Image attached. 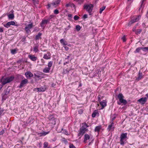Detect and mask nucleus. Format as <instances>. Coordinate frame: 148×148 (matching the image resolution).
I'll list each match as a JSON object with an SVG mask.
<instances>
[{"label": "nucleus", "instance_id": "f257e3e1", "mask_svg": "<svg viewBox=\"0 0 148 148\" xmlns=\"http://www.w3.org/2000/svg\"><path fill=\"white\" fill-rule=\"evenodd\" d=\"M14 77L12 76L10 77H9L7 78H4L3 77L1 79V82H2V83L3 85H4L7 83H9L12 81Z\"/></svg>", "mask_w": 148, "mask_h": 148}, {"label": "nucleus", "instance_id": "f03ea898", "mask_svg": "<svg viewBox=\"0 0 148 148\" xmlns=\"http://www.w3.org/2000/svg\"><path fill=\"white\" fill-rule=\"evenodd\" d=\"M127 133H122L121 134L120 136V144L122 145L123 146L125 144V141L126 140L125 139L127 138Z\"/></svg>", "mask_w": 148, "mask_h": 148}, {"label": "nucleus", "instance_id": "7ed1b4c3", "mask_svg": "<svg viewBox=\"0 0 148 148\" xmlns=\"http://www.w3.org/2000/svg\"><path fill=\"white\" fill-rule=\"evenodd\" d=\"M117 97L121 103H123L124 105H125L127 103V101L123 99L124 96L122 93H119Z\"/></svg>", "mask_w": 148, "mask_h": 148}, {"label": "nucleus", "instance_id": "20e7f679", "mask_svg": "<svg viewBox=\"0 0 148 148\" xmlns=\"http://www.w3.org/2000/svg\"><path fill=\"white\" fill-rule=\"evenodd\" d=\"M93 6L92 4H90L88 5H84V8L86 9L87 11L89 13L90 15H91V12L93 9Z\"/></svg>", "mask_w": 148, "mask_h": 148}, {"label": "nucleus", "instance_id": "39448f33", "mask_svg": "<svg viewBox=\"0 0 148 148\" xmlns=\"http://www.w3.org/2000/svg\"><path fill=\"white\" fill-rule=\"evenodd\" d=\"M141 16L140 15H139L137 17L132 20L129 23L128 25H131L134 23L138 21L140 18Z\"/></svg>", "mask_w": 148, "mask_h": 148}, {"label": "nucleus", "instance_id": "423d86ee", "mask_svg": "<svg viewBox=\"0 0 148 148\" xmlns=\"http://www.w3.org/2000/svg\"><path fill=\"white\" fill-rule=\"evenodd\" d=\"M48 23H49V19L42 20L40 24V25L44 29Z\"/></svg>", "mask_w": 148, "mask_h": 148}, {"label": "nucleus", "instance_id": "0eeeda50", "mask_svg": "<svg viewBox=\"0 0 148 148\" xmlns=\"http://www.w3.org/2000/svg\"><path fill=\"white\" fill-rule=\"evenodd\" d=\"M60 3V1H55L53 3H52L51 4H48L47 5V9H49L50 8L54 6L55 5L59 4Z\"/></svg>", "mask_w": 148, "mask_h": 148}, {"label": "nucleus", "instance_id": "6e6552de", "mask_svg": "<svg viewBox=\"0 0 148 148\" xmlns=\"http://www.w3.org/2000/svg\"><path fill=\"white\" fill-rule=\"evenodd\" d=\"M15 24V23L14 21H11L7 23L6 24L4 25V26L6 28L9 27L11 25H14Z\"/></svg>", "mask_w": 148, "mask_h": 148}, {"label": "nucleus", "instance_id": "1a4fd4ad", "mask_svg": "<svg viewBox=\"0 0 148 148\" xmlns=\"http://www.w3.org/2000/svg\"><path fill=\"white\" fill-rule=\"evenodd\" d=\"M86 130V129L83 128V127H81L80 129V132L78 134V136H83L85 133Z\"/></svg>", "mask_w": 148, "mask_h": 148}, {"label": "nucleus", "instance_id": "9d476101", "mask_svg": "<svg viewBox=\"0 0 148 148\" xmlns=\"http://www.w3.org/2000/svg\"><path fill=\"white\" fill-rule=\"evenodd\" d=\"M147 100V98L146 97L141 98L138 100V101L141 104H144L146 102Z\"/></svg>", "mask_w": 148, "mask_h": 148}, {"label": "nucleus", "instance_id": "9b49d317", "mask_svg": "<svg viewBox=\"0 0 148 148\" xmlns=\"http://www.w3.org/2000/svg\"><path fill=\"white\" fill-rule=\"evenodd\" d=\"M28 82V80L26 79H24L22 80L20 83L19 87L21 88L25 84H27Z\"/></svg>", "mask_w": 148, "mask_h": 148}, {"label": "nucleus", "instance_id": "f8f14e48", "mask_svg": "<svg viewBox=\"0 0 148 148\" xmlns=\"http://www.w3.org/2000/svg\"><path fill=\"white\" fill-rule=\"evenodd\" d=\"M110 124L109 125L108 128V130L109 131L112 130L113 131L114 130V127H113V124L114 123L113 121H111L110 122Z\"/></svg>", "mask_w": 148, "mask_h": 148}, {"label": "nucleus", "instance_id": "ddd939ff", "mask_svg": "<svg viewBox=\"0 0 148 148\" xmlns=\"http://www.w3.org/2000/svg\"><path fill=\"white\" fill-rule=\"evenodd\" d=\"M25 75L27 78H30L33 76V74L30 71H27L25 73Z\"/></svg>", "mask_w": 148, "mask_h": 148}, {"label": "nucleus", "instance_id": "4468645a", "mask_svg": "<svg viewBox=\"0 0 148 148\" xmlns=\"http://www.w3.org/2000/svg\"><path fill=\"white\" fill-rule=\"evenodd\" d=\"M84 142L85 143H87V140H89L90 138V136L87 134H85L84 136Z\"/></svg>", "mask_w": 148, "mask_h": 148}, {"label": "nucleus", "instance_id": "2eb2a0df", "mask_svg": "<svg viewBox=\"0 0 148 148\" xmlns=\"http://www.w3.org/2000/svg\"><path fill=\"white\" fill-rule=\"evenodd\" d=\"M100 103L102 106L101 109H103L106 106V101L103 100L102 101L100 102Z\"/></svg>", "mask_w": 148, "mask_h": 148}, {"label": "nucleus", "instance_id": "dca6fc26", "mask_svg": "<svg viewBox=\"0 0 148 148\" xmlns=\"http://www.w3.org/2000/svg\"><path fill=\"white\" fill-rule=\"evenodd\" d=\"M28 57L30 59L33 61H35L37 59V58L35 57L34 55H29Z\"/></svg>", "mask_w": 148, "mask_h": 148}, {"label": "nucleus", "instance_id": "f3484780", "mask_svg": "<svg viewBox=\"0 0 148 148\" xmlns=\"http://www.w3.org/2000/svg\"><path fill=\"white\" fill-rule=\"evenodd\" d=\"M39 47V45L38 44H36L35 45L33 48V51L35 53L38 52V51Z\"/></svg>", "mask_w": 148, "mask_h": 148}, {"label": "nucleus", "instance_id": "a211bd4d", "mask_svg": "<svg viewBox=\"0 0 148 148\" xmlns=\"http://www.w3.org/2000/svg\"><path fill=\"white\" fill-rule=\"evenodd\" d=\"M42 33H40V32H39L38 33V34L36 35V38H35V39L36 40H38L40 38H41V36L42 35Z\"/></svg>", "mask_w": 148, "mask_h": 148}, {"label": "nucleus", "instance_id": "6ab92c4d", "mask_svg": "<svg viewBox=\"0 0 148 148\" xmlns=\"http://www.w3.org/2000/svg\"><path fill=\"white\" fill-rule=\"evenodd\" d=\"M50 69L48 67H45L43 69V71L44 73H48L49 72Z\"/></svg>", "mask_w": 148, "mask_h": 148}, {"label": "nucleus", "instance_id": "aec40b11", "mask_svg": "<svg viewBox=\"0 0 148 148\" xmlns=\"http://www.w3.org/2000/svg\"><path fill=\"white\" fill-rule=\"evenodd\" d=\"M10 91V89L7 88L4 91V94L5 95H8Z\"/></svg>", "mask_w": 148, "mask_h": 148}, {"label": "nucleus", "instance_id": "412c9836", "mask_svg": "<svg viewBox=\"0 0 148 148\" xmlns=\"http://www.w3.org/2000/svg\"><path fill=\"white\" fill-rule=\"evenodd\" d=\"M98 114V111L97 110H95L92 114V117L93 118L95 117L97 114Z\"/></svg>", "mask_w": 148, "mask_h": 148}, {"label": "nucleus", "instance_id": "4be33fe9", "mask_svg": "<svg viewBox=\"0 0 148 148\" xmlns=\"http://www.w3.org/2000/svg\"><path fill=\"white\" fill-rule=\"evenodd\" d=\"M9 19L12 20L14 19V15L13 14H10L8 15Z\"/></svg>", "mask_w": 148, "mask_h": 148}, {"label": "nucleus", "instance_id": "5701e85b", "mask_svg": "<svg viewBox=\"0 0 148 148\" xmlns=\"http://www.w3.org/2000/svg\"><path fill=\"white\" fill-rule=\"evenodd\" d=\"M142 78V73H140V72H139V74H138V77L137 78V79L138 80H140V79L141 78Z\"/></svg>", "mask_w": 148, "mask_h": 148}, {"label": "nucleus", "instance_id": "b1692460", "mask_svg": "<svg viewBox=\"0 0 148 148\" xmlns=\"http://www.w3.org/2000/svg\"><path fill=\"white\" fill-rule=\"evenodd\" d=\"M38 92H44L45 90V88L43 87H41L40 88H38Z\"/></svg>", "mask_w": 148, "mask_h": 148}, {"label": "nucleus", "instance_id": "393cba45", "mask_svg": "<svg viewBox=\"0 0 148 148\" xmlns=\"http://www.w3.org/2000/svg\"><path fill=\"white\" fill-rule=\"evenodd\" d=\"M43 58L46 59H48L50 58V56L49 55H47V54H45L43 57Z\"/></svg>", "mask_w": 148, "mask_h": 148}, {"label": "nucleus", "instance_id": "a878e982", "mask_svg": "<svg viewBox=\"0 0 148 148\" xmlns=\"http://www.w3.org/2000/svg\"><path fill=\"white\" fill-rule=\"evenodd\" d=\"M49 144L47 142H45L44 143V148H50L49 147H48Z\"/></svg>", "mask_w": 148, "mask_h": 148}, {"label": "nucleus", "instance_id": "bb28decb", "mask_svg": "<svg viewBox=\"0 0 148 148\" xmlns=\"http://www.w3.org/2000/svg\"><path fill=\"white\" fill-rule=\"evenodd\" d=\"M33 27V23H31V24H28L25 27H27L28 28L31 29Z\"/></svg>", "mask_w": 148, "mask_h": 148}, {"label": "nucleus", "instance_id": "cd10ccee", "mask_svg": "<svg viewBox=\"0 0 148 148\" xmlns=\"http://www.w3.org/2000/svg\"><path fill=\"white\" fill-rule=\"evenodd\" d=\"M101 129V127L100 126H96L95 128V132H99V131Z\"/></svg>", "mask_w": 148, "mask_h": 148}, {"label": "nucleus", "instance_id": "c85d7f7f", "mask_svg": "<svg viewBox=\"0 0 148 148\" xmlns=\"http://www.w3.org/2000/svg\"><path fill=\"white\" fill-rule=\"evenodd\" d=\"M106 6H103L99 10V13L101 14L102 11L104 10L106 8Z\"/></svg>", "mask_w": 148, "mask_h": 148}, {"label": "nucleus", "instance_id": "c756f323", "mask_svg": "<svg viewBox=\"0 0 148 148\" xmlns=\"http://www.w3.org/2000/svg\"><path fill=\"white\" fill-rule=\"evenodd\" d=\"M142 49L141 47H139L137 48L135 51H134L135 53H139L140 50Z\"/></svg>", "mask_w": 148, "mask_h": 148}, {"label": "nucleus", "instance_id": "7c9ffc66", "mask_svg": "<svg viewBox=\"0 0 148 148\" xmlns=\"http://www.w3.org/2000/svg\"><path fill=\"white\" fill-rule=\"evenodd\" d=\"M142 31V29H137V31H135V34H140Z\"/></svg>", "mask_w": 148, "mask_h": 148}, {"label": "nucleus", "instance_id": "2f4dec72", "mask_svg": "<svg viewBox=\"0 0 148 148\" xmlns=\"http://www.w3.org/2000/svg\"><path fill=\"white\" fill-rule=\"evenodd\" d=\"M55 118L54 117V116L53 115H49V121L51 120L54 119Z\"/></svg>", "mask_w": 148, "mask_h": 148}, {"label": "nucleus", "instance_id": "473e14b6", "mask_svg": "<svg viewBox=\"0 0 148 148\" xmlns=\"http://www.w3.org/2000/svg\"><path fill=\"white\" fill-rule=\"evenodd\" d=\"M75 28L77 30L79 31L81 29V27L79 25H77L76 26Z\"/></svg>", "mask_w": 148, "mask_h": 148}, {"label": "nucleus", "instance_id": "72a5a7b5", "mask_svg": "<svg viewBox=\"0 0 148 148\" xmlns=\"http://www.w3.org/2000/svg\"><path fill=\"white\" fill-rule=\"evenodd\" d=\"M50 123H51L53 125H54L56 124V121L55 119L51 120L50 121Z\"/></svg>", "mask_w": 148, "mask_h": 148}, {"label": "nucleus", "instance_id": "f704fd0d", "mask_svg": "<svg viewBox=\"0 0 148 148\" xmlns=\"http://www.w3.org/2000/svg\"><path fill=\"white\" fill-rule=\"evenodd\" d=\"M60 42L61 44H62L64 45H67V44L65 43L64 40L63 39H61L60 40Z\"/></svg>", "mask_w": 148, "mask_h": 148}, {"label": "nucleus", "instance_id": "c9c22d12", "mask_svg": "<svg viewBox=\"0 0 148 148\" xmlns=\"http://www.w3.org/2000/svg\"><path fill=\"white\" fill-rule=\"evenodd\" d=\"M75 1H76L78 4H81L83 2V0H74Z\"/></svg>", "mask_w": 148, "mask_h": 148}, {"label": "nucleus", "instance_id": "e433bc0d", "mask_svg": "<svg viewBox=\"0 0 148 148\" xmlns=\"http://www.w3.org/2000/svg\"><path fill=\"white\" fill-rule=\"evenodd\" d=\"M53 63V62L52 61L49 62L48 64V68L50 69L51 67V66Z\"/></svg>", "mask_w": 148, "mask_h": 148}, {"label": "nucleus", "instance_id": "4c0bfd02", "mask_svg": "<svg viewBox=\"0 0 148 148\" xmlns=\"http://www.w3.org/2000/svg\"><path fill=\"white\" fill-rule=\"evenodd\" d=\"M142 49L144 51H148V47H142Z\"/></svg>", "mask_w": 148, "mask_h": 148}, {"label": "nucleus", "instance_id": "58836bf2", "mask_svg": "<svg viewBox=\"0 0 148 148\" xmlns=\"http://www.w3.org/2000/svg\"><path fill=\"white\" fill-rule=\"evenodd\" d=\"M83 125L82 126V127H83L85 129H86L88 127V126L86 124V123H83L82 124Z\"/></svg>", "mask_w": 148, "mask_h": 148}, {"label": "nucleus", "instance_id": "ea45409f", "mask_svg": "<svg viewBox=\"0 0 148 148\" xmlns=\"http://www.w3.org/2000/svg\"><path fill=\"white\" fill-rule=\"evenodd\" d=\"M25 31L27 33L29 34L30 33V31L29 29L28 28H27L25 27Z\"/></svg>", "mask_w": 148, "mask_h": 148}, {"label": "nucleus", "instance_id": "a19ab883", "mask_svg": "<svg viewBox=\"0 0 148 148\" xmlns=\"http://www.w3.org/2000/svg\"><path fill=\"white\" fill-rule=\"evenodd\" d=\"M16 52V50L15 49H12L11 50V53L13 54H15Z\"/></svg>", "mask_w": 148, "mask_h": 148}, {"label": "nucleus", "instance_id": "79ce46f5", "mask_svg": "<svg viewBox=\"0 0 148 148\" xmlns=\"http://www.w3.org/2000/svg\"><path fill=\"white\" fill-rule=\"evenodd\" d=\"M69 70H67V69H64L63 70V73L66 74L68 73H69Z\"/></svg>", "mask_w": 148, "mask_h": 148}, {"label": "nucleus", "instance_id": "37998d69", "mask_svg": "<svg viewBox=\"0 0 148 148\" xmlns=\"http://www.w3.org/2000/svg\"><path fill=\"white\" fill-rule=\"evenodd\" d=\"M138 23H137L136 25L134 27V28L133 29L132 31L133 32H135L136 31V29L137 27V26H138Z\"/></svg>", "mask_w": 148, "mask_h": 148}, {"label": "nucleus", "instance_id": "c03bdc74", "mask_svg": "<svg viewBox=\"0 0 148 148\" xmlns=\"http://www.w3.org/2000/svg\"><path fill=\"white\" fill-rule=\"evenodd\" d=\"M79 18V17L77 15L75 16L74 17V19L76 21Z\"/></svg>", "mask_w": 148, "mask_h": 148}, {"label": "nucleus", "instance_id": "a18cd8bd", "mask_svg": "<svg viewBox=\"0 0 148 148\" xmlns=\"http://www.w3.org/2000/svg\"><path fill=\"white\" fill-rule=\"evenodd\" d=\"M146 0H142L141 2V5H140V6L139 8V10H140L141 8L142 7V5H143V2L144 1H145Z\"/></svg>", "mask_w": 148, "mask_h": 148}, {"label": "nucleus", "instance_id": "49530a36", "mask_svg": "<svg viewBox=\"0 0 148 148\" xmlns=\"http://www.w3.org/2000/svg\"><path fill=\"white\" fill-rule=\"evenodd\" d=\"M54 13L55 14H57L59 13V12L58 10L56 9L54 10Z\"/></svg>", "mask_w": 148, "mask_h": 148}, {"label": "nucleus", "instance_id": "de8ad7c7", "mask_svg": "<svg viewBox=\"0 0 148 148\" xmlns=\"http://www.w3.org/2000/svg\"><path fill=\"white\" fill-rule=\"evenodd\" d=\"M49 133V132H43L42 133H41V134H42V135H45L46 134H47Z\"/></svg>", "mask_w": 148, "mask_h": 148}, {"label": "nucleus", "instance_id": "09e8293b", "mask_svg": "<svg viewBox=\"0 0 148 148\" xmlns=\"http://www.w3.org/2000/svg\"><path fill=\"white\" fill-rule=\"evenodd\" d=\"M122 39L123 40V41L124 42H125L126 41V38L125 37V36H124L122 38Z\"/></svg>", "mask_w": 148, "mask_h": 148}, {"label": "nucleus", "instance_id": "8fccbe9b", "mask_svg": "<svg viewBox=\"0 0 148 148\" xmlns=\"http://www.w3.org/2000/svg\"><path fill=\"white\" fill-rule=\"evenodd\" d=\"M70 148H76L73 144L69 146Z\"/></svg>", "mask_w": 148, "mask_h": 148}, {"label": "nucleus", "instance_id": "3c124183", "mask_svg": "<svg viewBox=\"0 0 148 148\" xmlns=\"http://www.w3.org/2000/svg\"><path fill=\"white\" fill-rule=\"evenodd\" d=\"M87 17H88V15L86 14H84L83 16V18L84 19L86 18H87Z\"/></svg>", "mask_w": 148, "mask_h": 148}, {"label": "nucleus", "instance_id": "603ef678", "mask_svg": "<svg viewBox=\"0 0 148 148\" xmlns=\"http://www.w3.org/2000/svg\"><path fill=\"white\" fill-rule=\"evenodd\" d=\"M7 97H6L5 95L4 94V95L2 96V99L3 100H5V99L7 98Z\"/></svg>", "mask_w": 148, "mask_h": 148}, {"label": "nucleus", "instance_id": "864d4df0", "mask_svg": "<svg viewBox=\"0 0 148 148\" xmlns=\"http://www.w3.org/2000/svg\"><path fill=\"white\" fill-rule=\"evenodd\" d=\"M4 133V130H2L1 132H0V135H2Z\"/></svg>", "mask_w": 148, "mask_h": 148}, {"label": "nucleus", "instance_id": "5fc2aeb1", "mask_svg": "<svg viewBox=\"0 0 148 148\" xmlns=\"http://www.w3.org/2000/svg\"><path fill=\"white\" fill-rule=\"evenodd\" d=\"M34 2L35 3L38 4V0H33Z\"/></svg>", "mask_w": 148, "mask_h": 148}, {"label": "nucleus", "instance_id": "6e6d98bb", "mask_svg": "<svg viewBox=\"0 0 148 148\" xmlns=\"http://www.w3.org/2000/svg\"><path fill=\"white\" fill-rule=\"evenodd\" d=\"M64 48H65V50L66 51H67L69 49V48L68 47L66 46H65L64 47Z\"/></svg>", "mask_w": 148, "mask_h": 148}, {"label": "nucleus", "instance_id": "4d7b16f0", "mask_svg": "<svg viewBox=\"0 0 148 148\" xmlns=\"http://www.w3.org/2000/svg\"><path fill=\"white\" fill-rule=\"evenodd\" d=\"M100 97V95H99L98 96V100L100 102V101L101 100Z\"/></svg>", "mask_w": 148, "mask_h": 148}, {"label": "nucleus", "instance_id": "13d9d810", "mask_svg": "<svg viewBox=\"0 0 148 148\" xmlns=\"http://www.w3.org/2000/svg\"><path fill=\"white\" fill-rule=\"evenodd\" d=\"M70 6L69 3H67L66 5V7H68Z\"/></svg>", "mask_w": 148, "mask_h": 148}, {"label": "nucleus", "instance_id": "bf43d9fd", "mask_svg": "<svg viewBox=\"0 0 148 148\" xmlns=\"http://www.w3.org/2000/svg\"><path fill=\"white\" fill-rule=\"evenodd\" d=\"M38 88H35L34 90V91H37V92H38Z\"/></svg>", "mask_w": 148, "mask_h": 148}, {"label": "nucleus", "instance_id": "052dcab7", "mask_svg": "<svg viewBox=\"0 0 148 148\" xmlns=\"http://www.w3.org/2000/svg\"><path fill=\"white\" fill-rule=\"evenodd\" d=\"M3 32V30L1 28H0V32Z\"/></svg>", "mask_w": 148, "mask_h": 148}, {"label": "nucleus", "instance_id": "680f3d73", "mask_svg": "<svg viewBox=\"0 0 148 148\" xmlns=\"http://www.w3.org/2000/svg\"><path fill=\"white\" fill-rule=\"evenodd\" d=\"M68 16L69 17H71V18H72V15L71 14H69L68 15Z\"/></svg>", "mask_w": 148, "mask_h": 148}, {"label": "nucleus", "instance_id": "e2e57ef3", "mask_svg": "<svg viewBox=\"0 0 148 148\" xmlns=\"http://www.w3.org/2000/svg\"><path fill=\"white\" fill-rule=\"evenodd\" d=\"M35 76L36 77L38 78H39L40 77V76H39L38 75H35Z\"/></svg>", "mask_w": 148, "mask_h": 148}, {"label": "nucleus", "instance_id": "0e129e2a", "mask_svg": "<svg viewBox=\"0 0 148 148\" xmlns=\"http://www.w3.org/2000/svg\"><path fill=\"white\" fill-rule=\"evenodd\" d=\"M146 17H147V18H148V11H147V14H146Z\"/></svg>", "mask_w": 148, "mask_h": 148}, {"label": "nucleus", "instance_id": "69168bd1", "mask_svg": "<svg viewBox=\"0 0 148 148\" xmlns=\"http://www.w3.org/2000/svg\"><path fill=\"white\" fill-rule=\"evenodd\" d=\"M115 119V117H114V118H112V121H112Z\"/></svg>", "mask_w": 148, "mask_h": 148}, {"label": "nucleus", "instance_id": "338daca9", "mask_svg": "<svg viewBox=\"0 0 148 148\" xmlns=\"http://www.w3.org/2000/svg\"><path fill=\"white\" fill-rule=\"evenodd\" d=\"M92 140H92V141L91 142H90L89 143V145H90L91 144V143H92Z\"/></svg>", "mask_w": 148, "mask_h": 148}, {"label": "nucleus", "instance_id": "774afa93", "mask_svg": "<svg viewBox=\"0 0 148 148\" xmlns=\"http://www.w3.org/2000/svg\"><path fill=\"white\" fill-rule=\"evenodd\" d=\"M146 96L148 98V93L146 95Z\"/></svg>", "mask_w": 148, "mask_h": 148}]
</instances>
